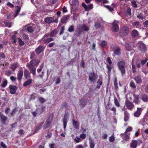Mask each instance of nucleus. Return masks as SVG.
Here are the masks:
<instances>
[{"label": "nucleus", "mask_w": 148, "mask_h": 148, "mask_svg": "<svg viewBox=\"0 0 148 148\" xmlns=\"http://www.w3.org/2000/svg\"><path fill=\"white\" fill-rule=\"evenodd\" d=\"M119 70L121 71L122 75L125 74L126 73V69L127 66L125 62L121 61L118 62L117 64Z\"/></svg>", "instance_id": "nucleus-1"}, {"label": "nucleus", "mask_w": 148, "mask_h": 148, "mask_svg": "<svg viewBox=\"0 0 148 148\" xmlns=\"http://www.w3.org/2000/svg\"><path fill=\"white\" fill-rule=\"evenodd\" d=\"M142 142V140L140 139L133 140L130 143V146L131 148H136L137 146L140 145Z\"/></svg>", "instance_id": "nucleus-2"}, {"label": "nucleus", "mask_w": 148, "mask_h": 148, "mask_svg": "<svg viewBox=\"0 0 148 148\" xmlns=\"http://www.w3.org/2000/svg\"><path fill=\"white\" fill-rule=\"evenodd\" d=\"M137 48L139 51L142 53H145L147 51L146 46L141 41L138 42Z\"/></svg>", "instance_id": "nucleus-3"}, {"label": "nucleus", "mask_w": 148, "mask_h": 148, "mask_svg": "<svg viewBox=\"0 0 148 148\" xmlns=\"http://www.w3.org/2000/svg\"><path fill=\"white\" fill-rule=\"evenodd\" d=\"M53 114H51L49 115V118L46 121L45 124L43 126L44 129H46L50 126L51 123L53 119Z\"/></svg>", "instance_id": "nucleus-4"}, {"label": "nucleus", "mask_w": 148, "mask_h": 148, "mask_svg": "<svg viewBox=\"0 0 148 148\" xmlns=\"http://www.w3.org/2000/svg\"><path fill=\"white\" fill-rule=\"evenodd\" d=\"M119 21H118L114 20L112 23V30L114 32H117L119 30Z\"/></svg>", "instance_id": "nucleus-5"}, {"label": "nucleus", "mask_w": 148, "mask_h": 148, "mask_svg": "<svg viewBox=\"0 0 148 148\" xmlns=\"http://www.w3.org/2000/svg\"><path fill=\"white\" fill-rule=\"evenodd\" d=\"M97 76L96 74L92 72L90 73L89 75L88 79L91 82H95L97 79Z\"/></svg>", "instance_id": "nucleus-6"}, {"label": "nucleus", "mask_w": 148, "mask_h": 148, "mask_svg": "<svg viewBox=\"0 0 148 148\" xmlns=\"http://www.w3.org/2000/svg\"><path fill=\"white\" fill-rule=\"evenodd\" d=\"M125 104L127 108L130 110H132L134 107L133 103L128 100L125 101Z\"/></svg>", "instance_id": "nucleus-7"}, {"label": "nucleus", "mask_w": 148, "mask_h": 148, "mask_svg": "<svg viewBox=\"0 0 148 148\" xmlns=\"http://www.w3.org/2000/svg\"><path fill=\"white\" fill-rule=\"evenodd\" d=\"M79 5V2L77 0H74L72 1V10L74 11L77 10Z\"/></svg>", "instance_id": "nucleus-8"}, {"label": "nucleus", "mask_w": 148, "mask_h": 148, "mask_svg": "<svg viewBox=\"0 0 148 148\" xmlns=\"http://www.w3.org/2000/svg\"><path fill=\"white\" fill-rule=\"evenodd\" d=\"M26 66L28 68L30 72L34 75H36V68L34 66L29 64V63H27Z\"/></svg>", "instance_id": "nucleus-9"}, {"label": "nucleus", "mask_w": 148, "mask_h": 148, "mask_svg": "<svg viewBox=\"0 0 148 148\" xmlns=\"http://www.w3.org/2000/svg\"><path fill=\"white\" fill-rule=\"evenodd\" d=\"M0 120L2 123L4 124H6V122L8 120V118L7 116H5L3 114L0 113Z\"/></svg>", "instance_id": "nucleus-10"}, {"label": "nucleus", "mask_w": 148, "mask_h": 148, "mask_svg": "<svg viewBox=\"0 0 148 148\" xmlns=\"http://www.w3.org/2000/svg\"><path fill=\"white\" fill-rule=\"evenodd\" d=\"M40 62V60L39 59H33L30 62L29 64L32 65L33 66H37Z\"/></svg>", "instance_id": "nucleus-11"}, {"label": "nucleus", "mask_w": 148, "mask_h": 148, "mask_svg": "<svg viewBox=\"0 0 148 148\" xmlns=\"http://www.w3.org/2000/svg\"><path fill=\"white\" fill-rule=\"evenodd\" d=\"M82 6L84 8L85 10L86 11L90 10L93 8V5L92 4H90L88 5H86L84 3H83Z\"/></svg>", "instance_id": "nucleus-12"}, {"label": "nucleus", "mask_w": 148, "mask_h": 148, "mask_svg": "<svg viewBox=\"0 0 148 148\" xmlns=\"http://www.w3.org/2000/svg\"><path fill=\"white\" fill-rule=\"evenodd\" d=\"M133 96L134 97L133 102L136 104H139L140 103V101L139 100V95L134 94Z\"/></svg>", "instance_id": "nucleus-13"}, {"label": "nucleus", "mask_w": 148, "mask_h": 148, "mask_svg": "<svg viewBox=\"0 0 148 148\" xmlns=\"http://www.w3.org/2000/svg\"><path fill=\"white\" fill-rule=\"evenodd\" d=\"M9 88L10 89V93L12 94L15 93L17 89L16 86L13 85H10L9 86Z\"/></svg>", "instance_id": "nucleus-14"}, {"label": "nucleus", "mask_w": 148, "mask_h": 148, "mask_svg": "<svg viewBox=\"0 0 148 148\" xmlns=\"http://www.w3.org/2000/svg\"><path fill=\"white\" fill-rule=\"evenodd\" d=\"M143 110L142 108H137V111L134 114V116L136 117H139L141 114Z\"/></svg>", "instance_id": "nucleus-15"}, {"label": "nucleus", "mask_w": 148, "mask_h": 148, "mask_svg": "<svg viewBox=\"0 0 148 148\" xmlns=\"http://www.w3.org/2000/svg\"><path fill=\"white\" fill-rule=\"evenodd\" d=\"M121 32L124 34H127L129 32V29L127 27L124 26L122 27L120 30Z\"/></svg>", "instance_id": "nucleus-16"}, {"label": "nucleus", "mask_w": 148, "mask_h": 148, "mask_svg": "<svg viewBox=\"0 0 148 148\" xmlns=\"http://www.w3.org/2000/svg\"><path fill=\"white\" fill-rule=\"evenodd\" d=\"M44 49L43 46L40 45L36 49L35 51L37 54H39L43 51Z\"/></svg>", "instance_id": "nucleus-17"}, {"label": "nucleus", "mask_w": 148, "mask_h": 148, "mask_svg": "<svg viewBox=\"0 0 148 148\" xmlns=\"http://www.w3.org/2000/svg\"><path fill=\"white\" fill-rule=\"evenodd\" d=\"M69 16L66 15L63 16L61 19V21L63 23H66L69 19Z\"/></svg>", "instance_id": "nucleus-18"}, {"label": "nucleus", "mask_w": 148, "mask_h": 148, "mask_svg": "<svg viewBox=\"0 0 148 148\" xmlns=\"http://www.w3.org/2000/svg\"><path fill=\"white\" fill-rule=\"evenodd\" d=\"M141 98L143 101L145 102H148V97L146 94H142L141 95Z\"/></svg>", "instance_id": "nucleus-19"}, {"label": "nucleus", "mask_w": 148, "mask_h": 148, "mask_svg": "<svg viewBox=\"0 0 148 148\" xmlns=\"http://www.w3.org/2000/svg\"><path fill=\"white\" fill-rule=\"evenodd\" d=\"M24 75L26 79L29 78L31 77L30 73L29 71L26 69H25L24 71Z\"/></svg>", "instance_id": "nucleus-20"}, {"label": "nucleus", "mask_w": 148, "mask_h": 148, "mask_svg": "<svg viewBox=\"0 0 148 148\" xmlns=\"http://www.w3.org/2000/svg\"><path fill=\"white\" fill-rule=\"evenodd\" d=\"M130 133L129 134L124 133V136L123 137V140L124 141H127L129 140L130 139Z\"/></svg>", "instance_id": "nucleus-21"}, {"label": "nucleus", "mask_w": 148, "mask_h": 148, "mask_svg": "<svg viewBox=\"0 0 148 148\" xmlns=\"http://www.w3.org/2000/svg\"><path fill=\"white\" fill-rule=\"evenodd\" d=\"M131 34L133 38H135L138 36L139 33L137 30L134 29L132 32Z\"/></svg>", "instance_id": "nucleus-22"}, {"label": "nucleus", "mask_w": 148, "mask_h": 148, "mask_svg": "<svg viewBox=\"0 0 148 148\" xmlns=\"http://www.w3.org/2000/svg\"><path fill=\"white\" fill-rule=\"evenodd\" d=\"M23 71L22 70H19L17 73V79L18 80H21L23 76Z\"/></svg>", "instance_id": "nucleus-23"}, {"label": "nucleus", "mask_w": 148, "mask_h": 148, "mask_svg": "<svg viewBox=\"0 0 148 148\" xmlns=\"http://www.w3.org/2000/svg\"><path fill=\"white\" fill-rule=\"evenodd\" d=\"M134 79L137 84H140L142 82V79L140 75L137 76L135 77Z\"/></svg>", "instance_id": "nucleus-24"}, {"label": "nucleus", "mask_w": 148, "mask_h": 148, "mask_svg": "<svg viewBox=\"0 0 148 148\" xmlns=\"http://www.w3.org/2000/svg\"><path fill=\"white\" fill-rule=\"evenodd\" d=\"M73 125L76 129H78L79 127V123L77 121L73 119Z\"/></svg>", "instance_id": "nucleus-25"}, {"label": "nucleus", "mask_w": 148, "mask_h": 148, "mask_svg": "<svg viewBox=\"0 0 148 148\" xmlns=\"http://www.w3.org/2000/svg\"><path fill=\"white\" fill-rule=\"evenodd\" d=\"M19 66V64L18 63H15L12 64L10 67V68L11 69L12 71H14L16 68Z\"/></svg>", "instance_id": "nucleus-26"}, {"label": "nucleus", "mask_w": 148, "mask_h": 148, "mask_svg": "<svg viewBox=\"0 0 148 148\" xmlns=\"http://www.w3.org/2000/svg\"><path fill=\"white\" fill-rule=\"evenodd\" d=\"M124 121H127L129 119V114L126 110L124 111Z\"/></svg>", "instance_id": "nucleus-27"}, {"label": "nucleus", "mask_w": 148, "mask_h": 148, "mask_svg": "<svg viewBox=\"0 0 148 148\" xmlns=\"http://www.w3.org/2000/svg\"><path fill=\"white\" fill-rule=\"evenodd\" d=\"M32 82V79H29L26 81H25L23 84V86L26 87L27 86L30 84Z\"/></svg>", "instance_id": "nucleus-28"}, {"label": "nucleus", "mask_w": 148, "mask_h": 148, "mask_svg": "<svg viewBox=\"0 0 148 148\" xmlns=\"http://www.w3.org/2000/svg\"><path fill=\"white\" fill-rule=\"evenodd\" d=\"M21 8L18 6H16L15 8V14L14 15V17H16L18 14L21 10Z\"/></svg>", "instance_id": "nucleus-29"}, {"label": "nucleus", "mask_w": 148, "mask_h": 148, "mask_svg": "<svg viewBox=\"0 0 148 148\" xmlns=\"http://www.w3.org/2000/svg\"><path fill=\"white\" fill-rule=\"evenodd\" d=\"M53 40V39L51 37L49 38H48L45 39H44V40H43V41L44 43H48Z\"/></svg>", "instance_id": "nucleus-30"}, {"label": "nucleus", "mask_w": 148, "mask_h": 148, "mask_svg": "<svg viewBox=\"0 0 148 148\" xmlns=\"http://www.w3.org/2000/svg\"><path fill=\"white\" fill-rule=\"evenodd\" d=\"M81 27L82 30L86 32H87L89 30V27L85 24L82 25Z\"/></svg>", "instance_id": "nucleus-31"}, {"label": "nucleus", "mask_w": 148, "mask_h": 148, "mask_svg": "<svg viewBox=\"0 0 148 148\" xmlns=\"http://www.w3.org/2000/svg\"><path fill=\"white\" fill-rule=\"evenodd\" d=\"M45 21L46 23H49L53 21V19L52 17H48L45 18Z\"/></svg>", "instance_id": "nucleus-32"}, {"label": "nucleus", "mask_w": 148, "mask_h": 148, "mask_svg": "<svg viewBox=\"0 0 148 148\" xmlns=\"http://www.w3.org/2000/svg\"><path fill=\"white\" fill-rule=\"evenodd\" d=\"M58 30L56 29H54L50 33L49 36L50 37L54 36H56Z\"/></svg>", "instance_id": "nucleus-33"}, {"label": "nucleus", "mask_w": 148, "mask_h": 148, "mask_svg": "<svg viewBox=\"0 0 148 148\" xmlns=\"http://www.w3.org/2000/svg\"><path fill=\"white\" fill-rule=\"evenodd\" d=\"M43 123H39L38 125L36 127L35 129V133L37 132L41 127Z\"/></svg>", "instance_id": "nucleus-34"}, {"label": "nucleus", "mask_w": 148, "mask_h": 148, "mask_svg": "<svg viewBox=\"0 0 148 148\" xmlns=\"http://www.w3.org/2000/svg\"><path fill=\"white\" fill-rule=\"evenodd\" d=\"M89 143L90 148H94L95 146V144L94 143V141L92 139H90Z\"/></svg>", "instance_id": "nucleus-35"}, {"label": "nucleus", "mask_w": 148, "mask_h": 148, "mask_svg": "<svg viewBox=\"0 0 148 148\" xmlns=\"http://www.w3.org/2000/svg\"><path fill=\"white\" fill-rule=\"evenodd\" d=\"M4 23L6 27H11L12 23L10 21H5L4 22Z\"/></svg>", "instance_id": "nucleus-36"}, {"label": "nucleus", "mask_w": 148, "mask_h": 148, "mask_svg": "<svg viewBox=\"0 0 148 148\" xmlns=\"http://www.w3.org/2000/svg\"><path fill=\"white\" fill-rule=\"evenodd\" d=\"M44 64L43 63H42L39 66L38 69H37V71L38 73H39L41 72L42 70V69L44 67Z\"/></svg>", "instance_id": "nucleus-37"}, {"label": "nucleus", "mask_w": 148, "mask_h": 148, "mask_svg": "<svg viewBox=\"0 0 148 148\" xmlns=\"http://www.w3.org/2000/svg\"><path fill=\"white\" fill-rule=\"evenodd\" d=\"M8 83V82L6 80H5L2 82L1 85V87L2 88L5 87L7 85Z\"/></svg>", "instance_id": "nucleus-38"}, {"label": "nucleus", "mask_w": 148, "mask_h": 148, "mask_svg": "<svg viewBox=\"0 0 148 148\" xmlns=\"http://www.w3.org/2000/svg\"><path fill=\"white\" fill-rule=\"evenodd\" d=\"M114 53L116 55H119L120 54V49L119 47H118L114 51Z\"/></svg>", "instance_id": "nucleus-39"}, {"label": "nucleus", "mask_w": 148, "mask_h": 148, "mask_svg": "<svg viewBox=\"0 0 148 148\" xmlns=\"http://www.w3.org/2000/svg\"><path fill=\"white\" fill-rule=\"evenodd\" d=\"M18 42L19 44L20 45L23 46L24 45V42L22 40V39L20 38H18Z\"/></svg>", "instance_id": "nucleus-40"}, {"label": "nucleus", "mask_w": 148, "mask_h": 148, "mask_svg": "<svg viewBox=\"0 0 148 148\" xmlns=\"http://www.w3.org/2000/svg\"><path fill=\"white\" fill-rule=\"evenodd\" d=\"M74 31V26L73 25L70 26L68 29V31L70 32H73Z\"/></svg>", "instance_id": "nucleus-41"}, {"label": "nucleus", "mask_w": 148, "mask_h": 148, "mask_svg": "<svg viewBox=\"0 0 148 148\" xmlns=\"http://www.w3.org/2000/svg\"><path fill=\"white\" fill-rule=\"evenodd\" d=\"M12 73V71L10 70H7L5 72V75L8 76H10Z\"/></svg>", "instance_id": "nucleus-42"}, {"label": "nucleus", "mask_w": 148, "mask_h": 148, "mask_svg": "<svg viewBox=\"0 0 148 148\" xmlns=\"http://www.w3.org/2000/svg\"><path fill=\"white\" fill-rule=\"evenodd\" d=\"M27 30L29 32L31 33L32 32L34 31L33 28L31 26H28L27 27Z\"/></svg>", "instance_id": "nucleus-43"}, {"label": "nucleus", "mask_w": 148, "mask_h": 148, "mask_svg": "<svg viewBox=\"0 0 148 148\" xmlns=\"http://www.w3.org/2000/svg\"><path fill=\"white\" fill-rule=\"evenodd\" d=\"M115 140V138L114 136V134L109 138V141L110 142H113Z\"/></svg>", "instance_id": "nucleus-44"}, {"label": "nucleus", "mask_w": 148, "mask_h": 148, "mask_svg": "<svg viewBox=\"0 0 148 148\" xmlns=\"http://www.w3.org/2000/svg\"><path fill=\"white\" fill-rule=\"evenodd\" d=\"M81 33V30H77L75 32V34L77 36H80Z\"/></svg>", "instance_id": "nucleus-45"}, {"label": "nucleus", "mask_w": 148, "mask_h": 148, "mask_svg": "<svg viewBox=\"0 0 148 148\" xmlns=\"http://www.w3.org/2000/svg\"><path fill=\"white\" fill-rule=\"evenodd\" d=\"M143 25L144 27L148 29V21H146L143 23Z\"/></svg>", "instance_id": "nucleus-46"}, {"label": "nucleus", "mask_w": 148, "mask_h": 148, "mask_svg": "<svg viewBox=\"0 0 148 148\" xmlns=\"http://www.w3.org/2000/svg\"><path fill=\"white\" fill-rule=\"evenodd\" d=\"M38 100L40 102L42 103H43L45 101V99L44 98L41 97H38Z\"/></svg>", "instance_id": "nucleus-47"}, {"label": "nucleus", "mask_w": 148, "mask_h": 148, "mask_svg": "<svg viewBox=\"0 0 148 148\" xmlns=\"http://www.w3.org/2000/svg\"><path fill=\"white\" fill-rule=\"evenodd\" d=\"M133 25L136 27H138L140 26V23L138 21L134 22L133 23Z\"/></svg>", "instance_id": "nucleus-48"}, {"label": "nucleus", "mask_w": 148, "mask_h": 148, "mask_svg": "<svg viewBox=\"0 0 148 148\" xmlns=\"http://www.w3.org/2000/svg\"><path fill=\"white\" fill-rule=\"evenodd\" d=\"M65 29V27L64 26H62L61 27L60 31V32L59 34L60 35H61L64 33V31Z\"/></svg>", "instance_id": "nucleus-49"}, {"label": "nucleus", "mask_w": 148, "mask_h": 148, "mask_svg": "<svg viewBox=\"0 0 148 148\" xmlns=\"http://www.w3.org/2000/svg\"><path fill=\"white\" fill-rule=\"evenodd\" d=\"M63 126H64V130L66 128L67 123V120L63 119Z\"/></svg>", "instance_id": "nucleus-50"}, {"label": "nucleus", "mask_w": 148, "mask_h": 148, "mask_svg": "<svg viewBox=\"0 0 148 148\" xmlns=\"http://www.w3.org/2000/svg\"><path fill=\"white\" fill-rule=\"evenodd\" d=\"M114 102L115 105L117 107H119L120 106L119 103L117 99H114Z\"/></svg>", "instance_id": "nucleus-51"}, {"label": "nucleus", "mask_w": 148, "mask_h": 148, "mask_svg": "<svg viewBox=\"0 0 148 148\" xmlns=\"http://www.w3.org/2000/svg\"><path fill=\"white\" fill-rule=\"evenodd\" d=\"M130 85L131 87L133 88H135L136 87L135 84L134 82L133 81H131L130 84Z\"/></svg>", "instance_id": "nucleus-52"}, {"label": "nucleus", "mask_w": 148, "mask_h": 148, "mask_svg": "<svg viewBox=\"0 0 148 148\" xmlns=\"http://www.w3.org/2000/svg\"><path fill=\"white\" fill-rule=\"evenodd\" d=\"M132 66L133 73H134L136 72V66L135 65L133 64L132 62Z\"/></svg>", "instance_id": "nucleus-53"}, {"label": "nucleus", "mask_w": 148, "mask_h": 148, "mask_svg": "<svg viewBox=\"0 0 148 148\" xmlns=\"http://www.w3.org/2000/svg\"><path fill=\"white\" fill-rule=\"evenodd\" d=\"M131 2H132V4L133 5V7H134L135 8L137 7V5L136 4V1H135L134 0H133Z\"/></svg>", "instance_id": "nucleus-54"}, {"label": "nucleus", "mask_w": 148, "mask_h": 148, "mask_svg": "<svg viewBox=\"0 0 148 148\" xmlns=\"http://www.w3.org/2000/svg\"><path fill=\"white\" fill-rule=\"evenodd\" d=\"M137 17L141 20H143L145 18L143 15L141 14H138L137 16Z\"/></svg>", "instance_id": "nucleus-55"}, {"label": "nucleus", "mask_w": 148, "mask_h": 148, "mask_svg": "<svg viewBox=\"0 0 148 148\" xmlns=\"http://www.w3.org/2000/svg\"><path fill=\"white\" fill-rule=\"evenodd\" d=\"M5 58V56L4 53L3 52L0 53V59H4Z\"/></svg>", "instance_id": "nucleus-56"}, {"label": "nucleus", "mask_w": 148, "mask_h": 148, "mask_svg": "<svg viewBox=\"0 0 148 148\" xmlns=\"http://www.w3.org/2000/svg\"><path fill=\"white\" fill-rule=\"evenodd\" d=\"M107 45V42L105 40L101 42V46L102 47H103Z\"/></svg>", "instance_id": "nucleus-57"}, {"label": "nucleus", "mask_w": 148, "mask_h": 148, "mask_svg": "<svg viewBox=\"0 0 148 148\" xmlns=\"http://www.w3.org/2000/svg\"><path fill=\"white\" fill-rule=\"evenodd\" d=\"M132 128L131 127H128L126 130L125 133H127L128 132L131 131L132 130Z\"/></svg>", "instance_id": "nucleus-58"}, {"label": "nucleus", "mask_w": 148, "mask_h": 148, "mask_svg": "<svg viewBox=\"0 0 148 148\" xmlns=\"http://www.w3.org/2000/svg\"><path fill=\"white\" fill-rule=\"evenodd\" d=\"M55 42H53L51 43H50L48 45L47 47H53L54 45H55Z\"/></svg>", "instance_id": "nucleus-59"}, {"label": "nucleus", "mask_w": 148, "mask_h": 148, "mask_svg": "<svg viewBox=\"0 0 148 148\" xmlns=\"http://www.w3.org/2000/svg\"><path fill=\"white\" fill-rule=\"evenodd\" d=\"M106 7L110 10V12L113 11L114 10V8L108 5L106 6Z\"/></svg>", "instance_id": "nucleus-60"}, {"label": "nucleus", "mask_w": 148, "mask_h": 148, "mask_svg": "<svg viewBox=\"0 0 148 148\" xmlns=\"http://www.w3.org/2000/svg\"><path fill=\"white\" fill-rule=\"evenodd\" d=\"M114 85L115 88L117 89L118 88V87L116 80H115L114 81Z\"/></svg>", "instance_id": "nucleus-61"}, {"label": "nucleus", "mask_w": 148, "mask_h": 148, "mask_svg": "<svg viewBox=\"0 0 148 148\" xmlns=\"http://www.w3.org/2000/svg\"><path fill=\"white\" fill-rule=\"evenodd\" d=\"M80 140V138H79L78 136L76 137L75 138L74 140L77 143H78L79 142V140Z\"/></svg>", "instance_id": "nucleus-62"}, {"label": "nucleus", "mask_w": 148, "mask_h": 148, "mask_svg": "<svg viewBox=\"0 0 148 148\" xmlns=\"http://www.w3.org/2000/svg\"><path fill=\"white\" fill-rule=\"evenodd\" d=\"M35 56V54L34 53H32L30 55V58L31 59H33Z\"/></svg>", "instance_id": "nucleus-63"}, {"label": "nucleus", "mask_w": 148, "mask_h": 148, "mask_svg": "<svg viewBox=\"0 0 148 148\" xmlns=\"http://www.w3.org/2000/svg\"><path fill=\"white\" fill-rule=\"evenodd\" d=\"M23 38L24 39H25V40L28 39L29 38L28 36L26 34H23Z\"/></svg>", "instance_id": "nucleus-64"}]
</instances>
